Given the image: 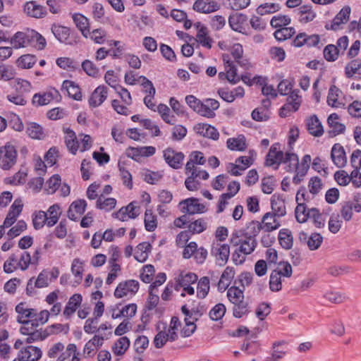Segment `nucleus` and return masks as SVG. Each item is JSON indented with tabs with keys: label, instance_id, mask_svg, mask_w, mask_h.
Masks as SVG:
<instances>
[{
	"label": "nucleus",
	"instance_id": "f257e3e1",
	"mask_svg": "<svg viewBox=\"0 0 361 361\" xmlns=\"http://www.w3.org/2000/svg\"><path fill=\"white\" fill-rule=\"evenodd\" d=\"M16 311L18 313L17 321L23 324L20 331L27 336L26 342L30 343L44 340L45 338L44 311L37 313L36 310L28 308L25 302L17 305Z\"/></svg>",
	"mask_w": 361,
	"mask_h": 361
},
{
	"label": "nucleus",
	"instance_id": "de8ad7c7",
	"mask_svg": "<svg viewBox=\"0 0 361 361\" xmlns=\"http://www.w3.org/2000/svg\"><path fill=\"white\" fill-rule=\"evenodd\" d=\"M279 241L283 248L289 250L293 247V236L291 231L283 228L279 231Z\"/></svg>",
	"mask_w": 361,
	"mask_h": 361
},
{
	"label": "nucleus",
	"instance_id": "a211bd4d",
	"mask_svg": "<svg viewBox=\"0 0 361 361\" xmlns=\"http://www.w3.org/2000/svg\"><path fill=\"white\" fill-rule=\"evenodd\" d=\"M164 157L166 162L173 169H179L182 166L184 154L176 152L171 148H167L164 151Z\"/></svg>",
	"mask_w": 361,
	"mask_h": 361
},
{
	"label": "nucleus",
	"instance_id": "39448f33",
	"mask_svg": "<svg viewBox=\"0 0 361 361\" xmlns=\"http://www.w3.org/2000/svg\"><path fill=\"white\" fill-rule=\"evenodd\" d=\"M197 276L192 272H181L176 279L175 290L179 291L183 288L180 295L184 297L185 295H192L195 293V289L192 286L197 281Z\"/></svg>",
	"mask_w": 361,
	"mask_h": 361
},
{
	"label": "nucleus",
	"instance_id": "a878e982",
	"mask_svg": "<svg viewBox=\"0 0 361 361\" xmlns=\"http://www.w3.org/2000/svg\"><path fill=\"white\" fill-rule=\"evenodd\" d=\"M279 218L272 212L266 213L262 217L264 230L266 232H271L278 229L281 226Z\"/></svg>",
	"mask_w": 361,
	"mask_h": 361
},
{
	"label": "nucleus",
	"instance_id": "c03bdc74",
	"mask_svg": "<svg viewBox=\"0 0 361 361\" xmlns=\"http://www.w3.org/2000/svg\"><path fill=\"white\" fill-rule=\"evenodd\" d=\"M207 221L204 218H199L189 223L188 229L190 233L199 234L207 228Z\"/></svg>",
	"mask_w": 361,
	"mask_h": 361
},
{
	"label": "nucleus",
	"instance_id": "052dcab7",
	"mask_svg": "<svg viewBox=\"0 0 361 361\" xmlns=\"http://www.w3.org/2000/svg\"><path fill=\"white\" fill-rule=\"evenodd\" d=\"M227 297L229 301L233 304L244 300L243 290L236 286H231L228 289Z\"/></svg>",
	"mask_w": 361,
	"mask_h": 361
},
{
	"label": "nucleus",
	"instance_id": "f3484780",
	"mask_svg": "<svg viewBox=\"0 0 361 361\" xmlns=\"http://www.w3.org/2000/svg\"><path fill=\"white\" fill-rule=\"evenodd\" d=\"M331 159L338 168H343L347 164V157L343 147L336 143L333 145L331 150Z\"/></svg>",
	"mask_w": 361,
	"mask_h": 361
},
{
	"label": "nucleus",
	"instance_id": "4468645a",
	"mask_svg": "<svg viewBox=\"0 0 361 361\" xmlns=\"http://www.w3.org/2000/svg\"><path fill=\"white\" fill-rule=\"evenodd\" d=\"M140 214V207L135 205L133 202L126 207H121L118 212L113 213L112 216L122 221L129 219H135Z\"/></svg>",
	"mask_w": 361,
	"mask_h": 361
},
{
	"label": "nucleus",
	"instance_id": "a19ab883",
	"mask_svg": "<svg viewBox=\"0 0 361 361\" xmlns=\"http://www.w3.org/2000/svg\"><path fill=\"white\" fill-rule=\"evenodd\" d=\"M26 133L30 137L36 140L43 139L44 135L43 127L35 122L27 123Z\"/></svg>",
	"mask_w": 361,
	"mask_h": 361
},
{
	"label": "nucleus",
	"instance_id": "2f4dec72",
	"mask_svg": "<svg viewBox=\"0 0 361 361\" xmlns=\"http://www.w3.org/2000/svg\"><path fill=\"white\" fill-rule=\"evenodd\" d=\"M72 18L76 27L81 32L82 36L85 38H88V35H90V24L88 18L80 13H74L72 16Z\"/></svg>",
	"mask_w": 361,
	"mask_h": 361
},
{
	"label": "nucleus",
	"instance_id": "6e6d98bb",
	"mask_svg": "<svg viewBox=\"0 0 361 361\" xmlns=\"http://www.w3.org/2000/svg\"><path fill=\"white\" fill-rule=\"evenodd\" d=\"M56 63L61 68L67 71L75 70L79 67V63L69 57L58 58Z\"/></svg>",
	"mask_w": 361,
	"mask_h": 361
},
{
	"label": "nucleus",
	"instance_id": "774afa93",
	"mask_svg": "<svg viewBox=\"0 0 361 361\" xmlns=\"http://www.w3.org/2000/svg\"><path fill=\"white\" fill-rule=\"evenodd\" d=\"M233 316L236 318H241L249 312V307L244 300L239 302L233 303Z\"/></svg>",
	"mask_w": 361,
	"mask_h": 361
},
{
	"label": "nucleus",
	"instance_id": "6ab92c4d",
	"mask_svg": "<svg viewBox=\"0 0 361 361\" xmlns=\"http://www.w3.org/2000/svg\"><path fill=\"white\" fill-rule=\"evenodd\" d=\"M87 202L85 200H77L73 202L68 210V217L73 221L78 220L85 212Z\"/></svg>",
	"mask_w": 361,
	"mask_h": 361
},
{
	"label": "nucleus",
	"instance_id": "bf43d9fd",
	"mask_svg": "<svg viewBox=\"0 0 361 361\" xmlns=\"http://www.w3.org/2000/svg\"><path fill=\"white\" fill-rule=\"evenodd\" d=\"M206 162V159L203 153L199 151L192 152L189 156V160L187 162L188 169H191L196 164L204 165Z\"/></svg>",
	"mask_w": 361,
	"mask_h": 361
},
{
	"label": "nucleus",
	"instance_id": "79ce46f5",
	"mask_svg": "<svg viewBox=\"0 0 361 361\" xmlns=\"http://www.w3.org/2000/svg\"><path fill=\"white\" fill-rule=\"evenodd\" d=\"M27 361H37L42 357V351L35 346H27L19 352Z\"/></svg>",
	"mask_w": 361,
	"mask_h": 361
},
{
	"label": "nucleus",
	"instance_id": "338daca9",
	"mask_svg": "<svg viewBox=\"0 0 361 361\" xmlns=\"http://www.w3.org/2000/svg\"><path fill=\"white\" fill-rule=\"evenodd\" d=\"M361 68V59H357L349 62L345 68V76L348 78H352L356 74Z\"/></svg>",
	"mask_w": 361,
	"mask_h": 361
},
{
	"label": "nucleus",
	"instance_id": "4d7b16f0",
	"mask_svg": "<svg viewBox=\"0 0 361 361\" xmlns=\"http://www.w3.org/2000/svg\"><path fill=\"white\" fill-rule=\"evenodd\" d=\"M145 227L147 231H154L157 227V219L151 209H147L144 219Z\"/></svg>",
	"mask_w": 361,
	"mask_h": 361
},
{
	"label": "nucleus",
	"instance_id": "69168bd1",
	"mask_svg": "<svg viewBox=\"0 0 361 361\" xmlns=\"http://www.w3.org/2000/svg\"><path fill=\"white\" fill-rule=\"evenodd\" d=\"M302 102V97L299 94V90H293L287 97L286 103L290 104L292 109L297 111L300 106Z\"/></svg>",
	"mask_w": 361,
	"mask_h": 361
},
{
	"label": "nucleus",
	"instance_id": "a18cd8bd",
	"mask_svg": "<svg viewBox=\"0 0 361 361\" xmlns=\"http://www.w3.org/2000/svg\"><path fill=\"white\" fill-rule=\"evenodd\" d=\"M181 326V323L177 317H173L171 319L169 326L167 329L164 331H166V334L169 336L171 342H173L178 339V331Z\"/></svg>",
	"mask_w": 361,
	"mask_h": 361
},
{
	"label": "nucleus",
	"instance_id": "0eeeda50",
	"mask_svg": "<svg viewBox=\"0 0 361 361\" xmlns=\"http://www.w3.org/2000/svg\"><path fill=\"white\" fill-rule=\"evenodd\" d=\"M178 209L180 212L190 215L202 214L207 210L205 205L200 203V200L195 197H189L180 201Z\"/></svg>",
	"mask_w": 361,
	"mask_h": 361
},
{
	"label": "nucleus",
	"instance_id": "ddd939ff",
	"mask_svg": "<svg viewBox=\"0 0 361 361\" xmlns=\"http://www.w3.org/2000/svg\"><path fill=\"white\" fill-rule=\"evenodd\" d=\"M23 203L22 200L20 198L15 200L4 219L3 225L5 228L11 226L16 221L17 218L23 211Z\"/></svg>",
	"mask_w": 361,
	"mask_h": 361
},
{
	"label": "nucleus",
	"instance_id": "c9c22d12",
	"mask_svg": "<svg viewBox=\"0 0 361 361\" xmlns=\"http://www.w3.org/2000/svg\"><path fill=\"white\" fill-rule=\"evenodd\" d=\"M104 336L94 335L92 338L86 343L84 347V354L90 356L91 353L103 345Z\"/></svg>",
	"mask_w": 361,
	"mask_h": 361
},
{
	"label": "nucleus",
	"instance_id": "aec40b11",
	"mask_svg": "<svg viewBox=\"0 0 361 361\" xmlns=\"http://www.w3.org/2000/svg\"><path fill=\"white\" fill-rule=\"evenodd\" d=\"M194 130L197 134L213 140H217L219 137L217 129L207 123H197Z\"/></svg>",
	"mask_w": 361,
	"mask_h": 361
},
{
	"label": "nucleus",
	"instance_id": "680f3d73",
	"mask_svg": "<svg viewBox=\"0 0 361 361\" xmlns=\"http://www.w3.org/2000/svg\"><path fill=\"white\" fill-rule=\"evenodd\" d=\"M272 271L278 272V275L283 276V278H290L293 274V268L289 262H280Z\"/></svg>",
	"mask_w": 361,
	"mask_h": 361
},
{
	"label": "nucleus",
	"instance_id": "864d4df0",
	"mask_svg": "<svg viewBox=\"0 0 361 361\" xmlns=\"http://www.w3.org/2000/svg\"><path fill=\"white\" fill-rule=\"evenodd\" d=\"M291 23V19L288 16L279 14L274 16L270 21L272 27L279 29L286 27Z\"/></svg>",
	"mask_w": 361,
	"mask_h": 361
},
{
	"label": "nucleus",
	"instance_id": "9d476101",
	"mask_svg": "<svg viewBox=\"0 0 361 361\" xmlns=\"http://www.w3.org/2000/svg\"><path fill=\"white\" fill-rule=\"evenodd\" d=\"M211 255L214 258L217 264L224 266L228 262L230 255V247L228 244L214 241L211 247Z\"/></svg>",
	"mask_w": 361,
	"mask_h": 361
},
{
	"label": "nucleus",
	"instance_id": "c85d7f7f",
	"mask_svg": "<svg viewBox=\"0 0 361 361\" xmlns=\"http://www.w3.org/2000/svg\"><path fill=\"white\" fill-rule=\"evenodd\" d=\"M82 300V297L80 293H75L68 300L65 309L63 310V314L66 318H69L80 307Z\"/></svg>",
	"mask_w": 361,
	"mask_h": 361
},
{
	"label": "nucleus",
	"instance_id": "8fccbe9b",
	"mask_svg": "<svg viewBox=\"0 0 361 361\" xmlns=\"http://www.w3.org/2000/svg\"><path fill=\"white\" fill-rule=\"evenodd\" d=\"M295 34V30L293 27H283L279 29H277L274 33V36L276 40L279 42L285 41L288 39H290Z\"/></svg>",
	"mask_w": 361,
	"mask_h": 361
},
{
	"label": "nucleus",
	"instance_id": "bb28decb",
	"mask_svg": "<svg viewBox=\"0 0 361 361\" xmlns=\"http://www.w3.org/2000/svg\"><path fill=\"white\" fill-rule=\"evenodd\" d=\"M271 212L278 217L284 216L286 214V208L284 199L279 195H274L271 199Z\"/></svg>",
	"mask_w": 361,
	"mask_h": 361
},
{
	"label": "nucleus",
	"instance_id": "5701e85b",
	"mask_svg": "<svg viewBox=\"0 0 361 361\" xmlns=\"http://www.w3.org/2000/svg\"><path fill=\"white\" fill-rule=\"evenodd\" d=\"M311 156L310 154H305L302 158V161L299 163V166L297 171V174L293 178V182L295 184H299L306 176L311 163Z\"/></svg>",
	"mask_w": 361,
	"mask_h": 361
},
{
	"label": "nucleus",
	"instance_id": "603ef678",
	"mask_svg": "<svg viewBox=\"0 0 361 361\" xmlns=\"http://www.w3.org/2000/svg\"><path fill=\"white\" fill-rule=\"evenodd\" d=\"M65 142L68 150L73 154H75L78 148L79 144L77 140L75 133L73 130H68L65 137Z\"/></svg>",
	"mask_w": 361,
	"mask_h": 361
},
{
	"label": "nucleus",
	"instance_id": "f8f14e48",
	"mask_svg": "<svg viewBox=\"0 0 361 361\" xmlns=\"http://www.w3.org/2000/svg\"><path fill=\"white\" fill-rule=\"evenodd\" d=\"M285 154L281 149V145L278 142L271 145L266 157L265 164L277 169L283 161Z\"/></svg>",
	"mask_w": 361,
	"mask_h": 361
},
{
	"label": "nucleus",
	"instance_id": "1a4fd4ad",
	"mask_svg": "<svg viewBox=\"0 0 361 361\" xmlns=\"http://www.w3.org/2000/svg\"><path fill=\"white\" fill-rule=\"evenodd\" d=\"M17 152L14 146L7 144L0 149V166L8 170L16 163Z\"/></svg>",
	"mask_w": 361,
	"mask_h": 361
},
{
	"label": "nucleus",
	"instance_id": "49530a36",
	"mask_svg": "<svg viewBox=\"0 0 361 361\" xmlns=\"http://www.w3.org/2000/svg\"><path fill=\"white\" fill-rule=\"evenodd\" d=\"M338 120L339 116L336 113L330 114L327 119L328 124L332 129L334 135L343 133L345 130V125L340 123Z\"/></svg>",
	"mask_w": 361,
	"mask_h": 361
},
{
	"label": "nucleus",
	"instance_id": "423d86ee",
	"mask_svg": "<svg viewBox=\"0 0 361 361\" xmlns=\"http://www.w3.org/2000/svg\"><path fill=\"white\" fill-rule=\"evenodd\" d=\"M140 288L137 280L129 279L120 282L116 288L114 295L116 298H130L134 296Z\"/></svg>",
	"mask_w": 361,
	"mask_h": 361
},
{
	"label": "nucleus",
	"instance_id": "9b49d317",
	"mask_svg": "<svg viewBox=\"0 0 361 361\" xmlns=\"http://www.w3.org/2000/svg\"><path fill=\"white\" fill-rule=\"evenodd\" d=\"M60 188V195L67 197L71 193L70 186L66 183H61V178L59 174H54L47 180V194H54Z\"/></svg>",
	"mask_w": 361,
	"mask_h": 361
},
{
	"label": "nucleus",
	"instance_id": "4c0bfd02",
	"mask_svg": "<svg viewBox=\"0 0 361 361\" xmlns=\"http://www.w3.org/2000/svg\"><path fill=\"white\" fill-rule=\"evenodd\" d=\"M62 87L67 91L70 97L77 101L82 99V95L80 91V88L74 82L71 80H65L63 82Z\"/></svg>",
	"mask_w": 361,
	"mask_h": 361
},
{
	"label": "nucleus",
	"instance_id": "e433bc0d",
	"mask_svg": "<svg viewBox=\"0 0 361 361\" xmlns=\"http://www.w3.org/2000/svg\"><path fill=\"white\" fill-rule=\"evenodd\" d=\"M235 275L233 267H227L223 271L218 283V288L221 291L225 290L230 285Z\"/></svg>",
	"mask_w": 361,
	"mask_h": 361
},
{
	"label": "nucleus",
	"instance_id": "0e129e2a",
	"mask_svg": "<svg viewBox=\"0 0 361 361\" xmlns=\"http://www.w3.org/2000/svg\"><path fill=\"white\" fill-rule=\"evenodd\" d=\"M280 9V6L276 3H265L259 6L257 8V13L260 16L270 14L277 12Z\"/></svg>",
	"mask_w": 361,
	"mask_h": 361
},
{
	"label": "nucleus",
	"instance_id": "c756f323",
	"mask_svg": "<svg viewBox=\"0 0 361 361\" xmlns=\"http://www.w3.org/2000/svg\"><path fill=\"white\" fill-rule=\"evenodd\" d=\"M226 147L231 151L243 152L247 149L246 138L243 135L228 138L226 141Z\"/></svg>",
	"mask_w": 361,
	"mask_h": 361
},
{
	"label": "nucleus",
	"instance_id": "13d9d810",
	"mask_svg": "<svg viewBox=\"0 0 361 361\" xmlns=\"http://www.w3.org/2000/svg\"><path fill=\"white\" fill-rule=\"evenodd\" d=\"M310 209H307L305 204H300L297 205L295 209V215L298 222L305 223L309 219Z\"/></svg>",
	"mask_w": 361,
	"mask_h": 361
},
{
	"label": "nucleus",
	"instance_id": "e2e57ef3",
	"mask_svg": "<svg viewBox=\"0 0 361 361\" xmlns=\"http://www.w3.org/2000/svg\"><path fill=\"white\" fill-rule=\"evenodd\" d=\"M309 219L313 221L314 226L317 228H322L324 226L325 219L321 212L317 208L310 209Z\"/></svg>",
	"mask_w": 361,
	"mask_h": 361
},
{
	"label": "nucleus",
	"instance_id": "58836bf2",
	"mask_svg": "<svg viewBox=\"0 0 361 361\" xmlns=\"http://www.w3.org/2000/svg\"><path fill=\"white\" fill-rule=\"evenodd\" d=\"M286 344L287 342L283 340L274 342L271 355L267 358L269 361H279L283 359L286 355V351L283 349H279V348Z\"/></svg>",
	"mask_w": 361,
	"mask_h": 361
},
{
	"label": "nucleus",
	"instance_id": "72a5a7b5",
	"mask_svg": "<svg viewBox=\"0 0 361 361\" xmlns=\"http://www.w3.org/2000/svg\"><path fill=\"white\" fill-rule=\"evenodd\" d=\"M307 127L309 133L315 137H319L323 135V127L315 115L310 116L307 120Z\"/></svg>",
	"mask_w": 361,
	"mask_h": 361
},
{
	"label": "nucleus",
	"instance_id": "ea45409f",
	"mask_svg": "<svg viewBox=\"0 0 361 361\" xmlns=\"http://www.w3.org/2000/svg\"><path fill=\"white\" fill-rule=\"evenodd\" d=\"M282 163L286 164V169L288 172H295L297 174L299 159L296 154L289 152H286L284 160Z\"/></svg>",
	"mask_w": 361,
	"mask_h": 361
},
{
	"label": "nucleus",
	"instance_id": "6e6552de",
	"mask_svg": "<svg viewBox=\"0 0 361 361\" xmlns=\"http://www.w3.org/2000/svg\"><path fill=\"white\" fill-rule=\"evenodd\" d=\"M326 102L332 108L345 109L348 100L343 92L335 85H332L328 92Z\"/></svg>",
	"mask_w": 361,
	"mask_h": 361
},
{
	"label": "nucleus",
	"instance_id": "09e8293b",
	"mask_svg": "<svg viewBox=\"0 0 361 361\" xmlns=\"http://www.w3.org/2000/svg\"><path fill=\"white\" fill-rule=\"evenodd\" d=\"M130 346V340L126 336L119 338L112 347L113 353L116 355H123Z\"/></svg>",
	"mask_w": 361,
	"mask_h": 361
},
{
	"label": "nucleus",
	"instance_id": "5fc2aeb1",
	"mask_svg": "<svg viewBox=\"0 0 361 361\" xmlns=\"http://www.w3.org/2000/svg\"><path fill=\"white\" fill-rule=\"evenodd\" d=\"M209 279L207 276L202 277L197 283V296L203 299L206 298L209 291Z\"/></svg>",
	"mask_w": 361,
	"mask_h": 361
},
{
	"label": "nucleus",
	"instance_id": "412c9836",
	"mask_svg": "<svg viewBox=\"0 0 361 361\" xmlns=\"http://www.w3.org/2000/svg\"><path fill=\"white\" fill-rule=\"evenodd\" d=\"M108 91L104 85L98 86L92 93L89 99V105L91 107H97L106 99Z\"/></svg>",
	"mask_w": 361,
	"mask_h": 361
},
{
	"label": "nucleus",
	"instance_id": "37998d69",
	"mask_svg": "<svg viewBox=\"0 0 361 361\" xmlns=\"http://www.w3.org/2000/svg\"><path fill=\"white\" fill-rule=\"evenodd\" d=\"M62 211L58 204L51 206L47 211V225L52 226L57 223Z\"/></svg>",
	"mask_w": 361,
	"mask_h": 361
},
{
	"label": "nucleus",
	"instance_id": "393cba45",
	"mask_svg": "<svg viewBox=\"0 0 361 361\" xmlns=\"http://www.w3.org/2000/svg\"><path fill=\"white\" fill-rule=\"evenodd\" d=\"M219 108V103L214 99H207L202 102L200 110L201 116L207 118H214L215 116L214 111Z\"/></svg>",
	"mask_w": 361,
	"mask_h": 361
},
{
	"label": "nucleus",
	"instance_id": "f704fd0d",
	"mask_svg": "<svg viewBox=\"0 0 361 361\" xmlns=\"http://www.w3.org/2000/svg\"><path fill=\"white\" fill-rule=\"evenodd\" d=\"M117 201L114 197H105L100 195L96 201V208L104 212H110L116 205Z\"/></svg>",
	"mask_w": 361,
	"mask_h": 361
},
{
	"label": "nucleus",
	"instance_id": "b1692460",
	"mask_svg": "<svg viewBox=\"0 0 361 361\" xmlns=\"http://www.w3.org/2000/svg\"><path fill=\"white\" fill-rule=\"evenodd\" d=\"M24 12L30 17L40 18H43L45 10L44 6L37 4V1H31L25 4Z\"/></svg>",
	"mask_w": 361,
	"mask_h": 361
},
{
	"label": "nucleus",
	"instance_id": "f03ea898",
	"mask_svg": "<svg viewBox=\"0 0 361 361\" xmlns=\"http://www.w3.org/2000/svg\"><path fill=\"white\" fill-rule=\"evenodd\" d=\"M243 49L242 45L235 44L231 47V54H224L222 55V59L226 71V77L232 83H236L240 80L234 62H236L245 68H248L250 66L248 61L243 57Z\"/></svg>",
	"mask_w": 361,
	"mask_h": 361
},
{
	"label": "nucleus",
	"instance_id": "dca6fc26",
	"mask_svg": "<svg viewBox=\"0 0 361 361\" xmlns=\"http://www.w3.org/2000/svg\"><path fill=\"white\" fill-rule=\"evenodd\" d=\"M350 13V7L349 6H345L334 18L330 27L326 25V28L327 30L331 29L333 30L341 29V25L345 24L349 20Z\"/></svg>",
	"mask_w": 361,
	"mask_h": 361
},
{
	"label": "nucleus",
	"instance_id": "20e7f679",
	"mask_svg": "<svg viewBox=\"0 0 361 361\" xmlns=\"http://www.w3.org/2000/svg\"><path fill=\"white\" fill-rule=\"evenodd\" d=\"M230 242L233 246L238 247L237 249L244 255L251 254L257 245L255 238L247 237V235L241 231L233 232L231 235Z\"/></svg>",
	"mask_w": 361,
	"mask_h": 361
},
{
	"label": "nucleus",
	"instance_id": "3c124183",
	"mask_svg": "<svg viewBox=\"0 0 361 361\" xmlns=\"http://www.w3.org/2000/svg\"><path fill=\"white\" fill-rule=\"evenodd\" d=\"M307 240V245L310 250H317L323 242V237L318 233H313L310 236H304Z\"/></svg>",
	"mask_w": 361,
	"mask_h": 361
},
{
	"label": "nucleus",
	"instance_id": "7ed1b4c3",
	"mask_svg": "<svg viewBox=\"0 0 361 361\" xmlns=\"http://www.w3.org/2000/svg\"><path fill=\"white\" fill-rule=\"evenodd\" d=\"M44 40L43 36L37 31L27 29L25 31H19L15 33L9 42L13 48L20 49L27 47L35 42L43 46Z\"/></svg>",
	"mask_w": 361,
	"mask_h": 361
},
{
	"label": "nucleus",
	"instance_id": "473e14b6",
	"mask_svg": "<svg viewBox=\"0 0 361 361\" xmlns=\"http://www.w3.org/2000/svg\"><path fill=\"white\" fill-rule=\"evenodd\" d=\"M151 250V244L148 242H142L136 247L134 257L137 261L144 262L147 259Z\"/></svg>",
	"mask_w": 361,
	"mask_h": 361
},
{
	"label": "nucleus",
	"instance_id": "4be33fe9",
	"mask_svg": "<svg viewBox=\"0 0 361 361\" xmlns=\"http://www.w3.org/2000/svg\"><path fill=\"white\" fill-rule=\"evenodd\" d=\"M298 20L302 24L312 22L316 18V13L312 9V6L310 4L301 6L298 9L295 11Z\"/></svg>",
	"mask_w": 361,
	"mask_h": 361
},
{
	"label": "nucleus",
	"instance_id": "7c9ffc66",
	"mask_svg": "<svg viewBox=\"0 0 361 361\" xmlns=\"http://www.w3.org/2000/svg\"><path fill=\"white\" fill-rule=\"evenodd\" d=\"M51 32L54 37L61 43L71 44L70 30L67 27L59 25H53L51 27Z\"/></svg>",
	"mask_w": 361,
	"mask_h": 361
},
{
	"label": "nucleus",
	"instance_id": "2eb2a0df",
	"mask_svg": "<svg viewBox=\"0 0 361 361\" xmlns=\"http://www.w3.org/2000/svg\"><path fill=\"white\" fill-rule=\"evenodd\" d=\"M192 8L198 13L208 14L219 11L220 4L214 0H195Z\"/></svg>",
	"mask_w": 361,
	"mask_h": 361
},
{
	"label": "nucleus",
	"instance_id": "cd10ccee",
	"mask_svg": "<svg viewBox=\"0 0 361 361\" xmlns=\"http://www.w3.org/2000/svg\"><path fill=\"white\" fill-rule=\"evenodd\" d=\"M197 28L196 41L202 47L210 49L212 46V39L209 36L207 28L200 23H197Z\"/></svg>",
	"mask_w": 361,
	"mask_h": 361
}]
</instances>
